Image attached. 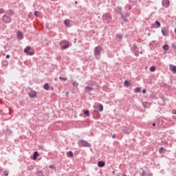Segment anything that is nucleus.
Returning a JSON list of instances; mask_svg holds the SVG:
<instances>
[{"instance_id": "17", "label": "nucleus", "mask_w": 176, "mask_h": 176, "mask_svg": "<svg viewBox=\"0 0 176 176\" xmlns=\"http://www.w3.org/2000/svg\"><path fill=\"white\" fill-rule=\"evenodd\" d=\"M99 112H102V111H104V106H102V104H99Z\"/></svg>"}, {"instance_id": "47", "label": "nucleus", "mask_w": 176, "mask_h": 176, "mask_svg": "<svg viewBox=\"0 0 176 176\" xmlns=\"http://www.w3.org/2000/svg\"><path fill=\"white\" fill-rule=\"evenodd\" d=\"M50 168H54L53 166L50 165Z\"/></svg>"}, {"instance_id": "22", "label": "nucleus", "mask_w": 176, "mask_h": 176, "mask_svg": "<svg viewBox=\"0 0 176 176\" xmlns=\"http://www.w3.org/2000/svg\"><path fill=\"white\" fill-rule=\"evenodd\" d=\"M150 71L151 72H155V71H156V67L155 66H151L150 67Z\"/></svg>"}, {"instance_id": "40", "label": "nucleus", "mask_w": 176, "mask_h": 176, "mask_svg": "<svg viewBox=\"0 0 176 176\" xmlns=\"http://www.w3.org/2000/svg\"><path fill=\"white\" fill-rule=\"evenodd\" d=\"M6 58H10V55L9 54L6 55Z\"/></svg>"}, {"instance_id": "27", "label": "nucleus", "mask_w": 176, "mask_h": 176, "mask_svg": "<svg viewBox=\"0 0 176 176\" xmlns=\"http://www.w3.org/2000/svg\"><path fill=\"white\" fill-rule=\"evenodd\" d=\"M163 49L164 50H166V51L168 50V45H163Z\"/></svg>"}, {"instance_id": "51", "label": "nucleus", "mask_w": 176, "mask_h": 176, "mask_svg": "<svg viewBox=\"0 0 176 176\" xmlns=\"http://www.w3.org/2000/svg\"><path fill=\"white\" fill-rule=\"evenodd\" d=\"M113 174H115V171H113Z\"/></svg>"}, {"instance_id": "8", "label": "nucleus", "mask_w": 176, "mask_h": 176, "mask_svg": "<svg viewBox=\"0 0 176 176\" xmlns=\"http://www.w3.org/2000/svg\"><path fill=\"white\" fill-rule=\"evenodd\" d=\"M23 38H24L23 32L19 31L17 32V38L19 39V41H21V39H23Z\"/></svg>"}, {"instance_id": "31", "label": "nucleus", "mask_w": 176, "mask_h": 176, "mask_svg": "<svg viewBox=\"0 0 176 176\" xmlns=\"http://www.w3.org/2000/svg\"><path fill=\"white\" fill-rule=\"evenodd\" d=\"M35 54V52H31L28 54V56H34Z\"/></svg>"}, {"instance_id": "7", "label": "nucleus", "mask_w": 176, "mask_h": 176, "mask_svg": "<svg viewBox=\"0 0 176 176\" xmlns=\"http://www.w3.org/2000/svg\"><path fill=\"white\" fill-rule=\"evenodd\" d=\"M36 91H32L29 93V96L31 98H35V97H36Z\"/></svg>"}, {"instance_id": "49", "label": "nucleus", "mask_w": 176, "mask_h": 176, "mask_svg": "<svg viewBox=\"0 0 176 176\" xmlns=\"http://www.w3.org/2000/svg\"><path fill=\"white\" fill-rule=\"evenodd\" d=\"M143 107H145V103H143Z\"/></svg>"}, {"instance_id": "52", "label": "nucleus", "mask_w": 176, "mask_h": 176, "mask_svg": "<svg viewBox=\"0 0 176 176\" xmlns=\"http://www.w3.org/2000/svg\"><path fill=\"white\" fill-rule=\"evenodd\" d=\"M175 32H176V28L175 29Z\"/></svg>"}, {"instance_id": "5", "label": "nucleus", "mask_w": 176, "mask_h": 176, "mask_svg": "<svg viewBox=\"0 0 176 176\" xmlns=\"http://www.w3.org/2000/svg\"><path fill=\"white\" fill-rule=\"evenodd\" d=\"M118 12H119V13L121 14V17L123 21L127 22V18L124 17V15H123V13H122V7H118Z\"/></svg>"}, {"instance_id": "4", "label": "nucleus", "mask_w": 176, "mask_h": 176, "mask_svg": "<svg viewBox=\"0 0 176 176\" xmlns=\"http://www.w3.org/2000/svg\"><path fill=\"white\" fill-rule=\"evenodd\" d=\"M78 145L80 146H87V148H90V146H91V144H90V143L85 140H80L78 143Z\"/></svg>"}, {"instance_id": "25", "label": "nucleus", "mask_w": 176, "mask_h": 176, "mask_svg": "<svg viewBox=\"0 0 176 176\" xmlns=\"http://www.w3.org/2000/svg\"><path fill=\"white\" fill-rule=\"evenodd\" d=\"M125 9H126V10H131V6H130V5H126V6H125Z\"/></svg>"}, {"instance_id": "9", "label": "nucleus", "mask_w": 176, "mask_h": 176, "mask_svg": "<svg viewBox=\"0 0 176 176\" xmlns=\"http://www.w3.org/2000/svg\"><path fill=\"white\" fill-rule=\"evenodd\" d=\"M170 71H172V72H173V74L176 73V66L170 65L169 67Z\"/></svg>"}, {"instance_id": "50", "label": "nucleus", "mask_w": 176, "mask_h": 176, "mask_svg": "<svg viewBox=\"0 0 176 176\" xmlns=\"http://www.w3.org/2000/svg\"><path fill=\"white\" fill-rule=\"evenodd\" d=\"M75 3H78V1H75Z\"/></svg>"}, {"instance_id": "28", "label": "nucleus", "mask_w": 176, "mask_h": 176, "mask_svg": "<svg viewBox=\"0 0 176 176\" xmlns=\"http://www.w3.org/2000/svg\"><path fill=\"white\" fill-rule=\"evenodd\" d=\"M38 176H43V173L41 170H38L36 173Z\"/></svg>"}, {"instance_id": "39", "label": "nucleus", "mask_w": 176, "mask_h": 176, "mask_svg": "<svg viewBox=\"0 0 176 176\" xmlns=\"http://www.w3.org/2000/svg\"><path fill=\"white\" fill-rule=\"evenodd\" d=\"M4 174H5L6 176L9 175V173L8 172H6V170L4 171Z\"/></svg>"}, {"instance_id": "2", "label": "nucleus", "mask_w": 176, "mask_h": 176, "mask_svg": "<svg viewBox=\"0 0 176 176\" xmlns=\"http://www.w3.org/2000/svg\"><path fill=\"white\" fill-rule=\"evenodd\" d=\"M2 21L6 24H9V23H12V18L6 14H4L2 16Z\"/></svg>"}, {"instance_id": "10", "label": "nucleus", "mask_w": 176, "mask_h": 176, "mask_svg": "<svg viewBox=\"0 0 176 176\" xmlns=\"http://www.w3.org/2000/svg\"><path fill=\"white\" fill-rule=\"evenodd\" d=\"M98 167H104V166H105V162L103 161H99L98 162Z\"/></svg>"}, {"instance_id": "36", "label": "nucleus", "mask_w": 176, "mask_h": 176, "mask_svg": "<svg viewBox=\"0 0 176 176\" xmlns=\"http://www.w3.org/2000/svg\"><path fill=\"white\" fill-rule=\"evenodd\" d=\"M117 36L118 38H119V39H122L123 38V36H122V34H118Z\"/></svg>"}, {"instance_id": "6", "label": "nucleus", "mask_w": 176, "mask_h": 176, "mask_svg": "<svg viewBox=\"0 0 176 176\" xmlns=\"http://www.w3.org/2000/svg\"><path fill=\"white\" fill-rule=\"evenodd\" d=\"M162 5L164 8H168L170 6L169 0H162Z\"/></svg>"}, {"instance_id": "23", "label": "nucleus", "mask_w": 176, "mask_h": 176, "mask_svg": "<svg viewBox=\"0 0 176 176\" xmlns=\"http://www.w3.org/2000/svg\"><path fill=\"white\" fill-rule=\"evenodd\" d=\"M84 115H85L86 116H90V112L89 111V110L85 111Z\"/></svg>"}, {"instance_id": "46", "label": "nucleus", "mask_w": 176, "mask_h": 176, "mask_svg": "<svg viewBox=\"0 0 176 176\" xmlns=\"http://www.w3.org/2000/svg\"><path fill=\"white\" fill-rule=\"evenodd\" d=\"M153 126L155 127V126H156V123L153 122Z\"/></svg>"}, {"instance_id": "42", "label": "nucleus", "mask_w": 176, "mask_h": 176, "mask_svg": "<svg viewBox=\"0 0 176 176\" xmlns=\"http://www.w3.org/2000/svg\"><path fill=\"white\" fill-rule=\"evenodd\" d=\"M172 113H173V115H175L176 111H175V110H173V111H172Z\"/></svg>"}, {"instance_id": "34", "label": "nucleus", "mask_w": 176, "mask_h": 176, "mask_svg": "<svg viewBox=\"0 0 176 176\" xmlns=\"http://www.w3.org/2000/svg\"><path fill=\"white\" fill-rule=\"evenodd\" d=\"M5 13V10L3 8H0V14H3Z\"/></svg>"}, {"instance_id": "45", "label": "nucleus", "mask_w": 176, "mask_h": 176, "mask_svg": "<svg viewBox=\"0 0 176 176\" xmlns=\"http://www.w3.org/2000/svg\"><path fill=\"white\" fill-rule=\"evenodd\" d=\"M112 138H116V136L115 135H113Z\"/></svg>"}, {"instance_id": "20", "label": "nucleus", "mask_w": 176, "mask_h": 176, "mask_svg": "<svg viewBox=\"0 0 176 176\" xmlns=\"http://www.w3.org/2000/svg\"><path fill=\"white\" fill-rule=\"evenodd\" d=\"M152 176V173L148 174L145 173V170H143V172L142 173V176Z\"/></svg>"}, {"instance_id": "13", "label": "nucleus", "mask_w": 176, "mask_h": 176, "mask_svg": "<svg viewBox=\"0 0 176 176\" xmlns=\"http://www.w3.org/2000/svg\"><path fill=\"white\" fill-rule=\"evenodd\" d=\"M30 50H31V47L28 46L24 49L23 52L24 53H27V54H28V52H30Z\"/></svg>"}, {"instance_id": "18", "label": "nucleus", "mask_w": 176, "mask_h": 176, "mask_svg": "<svg viewBox=\"0 0 176 176\" xmlns=\"http://www.w3.org/2000/svg\"><path fill=\"white\" fill-rule=\"evenodd\" d=\"M122 131H123L124 133H125V134H129V128H127V127H126V126L124 127Z\"/></svg>"}, {"instance_id": "38", "label": "nucleus", "mask_w": 176, "mask_h": 176, "mask_svg": "<svg viewBox=\"0 0 176 176\" xmlns=\"http://www.w3.org/2000/svg\"><path fill=\"white\" fill-rule=\"evenodd\" d=\"M130 3H134V2H136L137 0H129Z\"/></svg>"}, {"instance_id": "32", "label": "nucleus", "mask_w": 176, "mask_h": 176, "mask_svg": "<svg viewBox=\"0 0 176 176\" xmlns=\"http://www.w3.org/2000/svg\"><path fill=\"white\" fill-rule=\"evenodd\" d=\"M124 85H125V86H127V87H129V86L130 85L129 84V81H128L127 80H126L124 81Z\"/></svg>"}, {"instance_id": "35", "label": "nucleus", "mask_w": 176, "mask_h": 176, "mask_svg": "<svg viewBox=\"0 0 176 176\" xmlns=\"http://www.w3.org/2000/svg\"><path fill=\"white\" fill-rule=\"evenodd\" d=\"M8 14H11L12 16L13 14V11H12L11 10H10L8 12Z\"/></svg>"}, {"instance_id": "33", "label": "nucleus", "mask_w": 176, "mask_h": 176, "mask_svg": "<svg viewBox=\"0 0 176 176\" xmlns=\"http://www.w3.org/2000/svg\"><path fill=\"white\" fill-rule=\"evenodd\" d=\"M78 85L79 84L77 82H73V86H74L75 87H78Z\"/></svg>"}, {"instance_id": "16", "label": "nucleus", "mask_w": 176, "mask_h": 176, "mask_svg": "<svg viewBox=\"0 0 176 176\" xmlns=\"http://www.w3.org/2000/svg\"><path fill=\"white\" fill-rule=\"evenodd\" d=\"M68 157H74V153L72 151H69L67 153Z\"/></svg>"}, {"instance_id": "11", "label": "nucleus", "mask_w": 176, "mask_h": 176, "mask_svg": "<svg viewBox=\"0 0 176 176\" xmlns=\"http://www.w3.org/2000/svg\"><path fill=\"white\" fill-rule=\"evenodd\" d=\"M85 93H90V91H91V90H93V88L90 87H86L85 88Z\"/></svg>"}, {"instance_id": "29", "label": "nucleus", "mask_w": 176, "mask_h": 176, "mask_svg": "<svg viewBox=\"0 0 176 176\" xmlns=\"http://www.w3.org/2000/svg\"><path fill=\"white\" fill-rule=\"evenodd\" d=\"M59 79L60 80H63V82H65V80H67V78L66 77H59Z\"/></svg>"}, {"instance_id": "26", "label": "nucleus", "mask_w": 176, "mask_h": 176, "mask_svg": "<svg viewBox=\"0 0 176 176\" xmlns=\"http://www.w3.org/2000/svg\"><path fill=\"white\" fill-rule=\"evenodd\" d=\"M135 93H141V89L140 87L135 88Z\"/></svg>"}, {"instance_id": "43", "label": "nucleus", "mask_w": 176, "mask_h": 176, "mask_svg": "<svg viewBox=\"0 0 176 176\" xmlns=\"http://www.w3.org/2000/svg\"><path fill=\"white\" fill-rule=\"evenodd\" d=\"M133 49H135V50H137V45H133Z\"/></svg>"}, {"instance_id": "30", "label": "nucleus", "mask_w": 176, "mask_h": 176, "mask_svg": "<svg viewBox=\"0 0 176 176\" xmlns=\"http://www.w3.org/2000/svg\"><path fill=\"white\" fill-rule=\"evenodd\" d=\"M155 24H157V28H160V25H161L160 22L156 21Z\"/></svg>"}, {"instance_id": "14", "label": "nucleus", "mask_w": 176, "mask_h": 176, "mask_svg": "<svg viewBox=\"0 0 176 176\" xmlns=\"http://www.w3.org/2000/svg\"><path fill=\"white\" fill-rule=\"evenodd\" d=\"M64 24L66 27H70V25H69V19H66L64 21Z\"/></svg>"}, {"instance_id": "48", "label": "nucleus", "mask_w": 176, "mask_h": 176, "mask_svg": "<svg viewBox=\"0 0 176 176\" xmlns=\"http://www.w3.org/2000/svg\"><path fill=\"white\" fill-rule=\"evenodd\" d=\"M173 49H176V46L175 45H173Z\"/></svg>"}, {"instance_id": "19", "label": "nucleus", "mask_w": 176, "mask_h": 176, "mask_svg": "<svg viewBox=\"0 0 176 176\" xmlns=\"http://www.w3.org/2000/svg\"><path fill=\"white\" fill-rule=\"evenodd\" d=\"M34 15L36 17H41V12L38 11L34 12Z\"/></svg>"}, {"instance_id": "44", "label": "nucleus", "mask_w": 176, "mask_h": 176, "mask_svg": "<svg viewBox=\"0 0 176 176\" xmlns=\"http://www.w3.org/2000/svg\"><path fill=\"white\" fill-rule=\"evenodd\" d=\"M32 169H33L32 166H29L28 167V170H32Z\"/></svg>"}, {"instance_id": "41", "label": "nucleus", "mask_w": 176, "mask_h": 176, "mask_svg": "<svg viewBox=\"0 0 176 176\" xmlns=\"http://www.w3.org/2000/svg\"><path fill=\"white\" fill-rule=\"evenodd\" d=\"M142 93H143V94L146 93V89H143V90H142Z\"/></svg>"}, {"instance_id": "37", "label": "nucleus", "mask_w": 176, "mask_h": 176, "mask_svg": "<svg viewBox=\"0 0 176 176\" xmlns=\"http://www.w3.org/2000/svg\"><path fill=\"white\" fill-rule=\"evenodd\" d=\"M164 149V148L161 147V148H160V150H159L160 153H162V152L163 151Z\"/></svg>"}, {"instance_id": "53", "label": "nucleus", "mask_w": 176, "mask_h": 176, "mask_svg": "<svg viewBox=\"0 0 176 176\" xmlns=\"http://www.w3.org/2000/svg\"><path fill=\"white\" fill-rule=\"evenodd\" d=\"M148 35H151V34L148 33Z\"/></svg>"}, {"instance_id": "1", "label": "nucleus", "mask_w": 176, "mask_h": 176, "mask_svg": "<svg viewBox=\"0 0 176 176\" xmlns=\"http://www.w3.org/2000/svg\"><path fill=\"white\" fill-rule=\"evenodd\" d=\"M101 52H102V47H101V46H97L94 48V54L96 60H100Z\"/></svg>"}, {"instance_id": "12", "label": "nucleus", "mask_w": 176, "mask_h": 176, "mask_svg": "<svg viewBox=\"0 0 176 176\" xmlns=\"http://www.w3.org/2000/svg\"><path fill=\"white\" fill-rule=\"evenodd\" d=\"M38 156H39V154L38 153V151H35L33 155V160H36Z\"/></svg>"}, {"instance_id": "3", "label": "nucleus", "mask_w": 176, "mask_h": 176, "mask_svg": "<svg viewBox=\"0 0 176 176\" xmlns=\"http://www.w3.org/2000/svg\"><path fill=\"white\" fill-rule=\"evenodd\" d=\"M102 20H104V21H106V23H109V21L112 20L111 14H109V13L104 14L102 16Z\"/></svg>"}, {"instance_id": "21", "label": "nucleus", "mask_w": 176, "mask_h": 176, "mask_svg": "<svg viewBox=\"0 0 176 176\" xmlns=\"http://www.w3.org/2000/svg\"><path fill=\"white\" fill-rule=\"evenodd\" d=\"M68 47H69V45H61V49H63V50H65V49H68Z\"/></svg>"}, {"instance_id": "15", "label": "nucleus", "mask_w": 176, "mask_h": 176, "mask_svg": "<svg viewBox=\"0 0 176 176\" xmlns=\"http://www.w3.org/2000/svg\"><path fill=\"white\" fill-rule=\"evenodd\" d=\"M162 33L164 35V36H167V32L166 31V28L162 29Z\"/></svg>"}, {"instance_id": "24", "label": "nucleus", "mask_w": 176, "mask_h": 176, "mask_svg": "<svg viewBox=\"0 0 176 176\" xmlns=\"http://www.w3.org/2000/svg\"><path fill=\"white\" fill-rule=\"evenodd\" d=\"M43 87H44L45 90H49V84H47V83L44 84Z\"/></svg>"}]
</instances>
